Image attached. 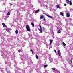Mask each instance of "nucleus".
<instances>
[{
  "mask_svg": "<svg viewBox=\"0 0 73 73\" xmlns=\"http://www.w3.org/2000/svg\"><path fill=\"white\" fill-rule=\"evenodd\" d=\"M50 42L49 45H50L51 44H52V42H53V40H50Z\"/></svg>",
  "mask_w": 73,
  "mask_h": 73,
  "instance_id": "obj_4",
  "label": "nucleus"
},
{
  "mask_svg": "<svg viewBox=\"0 0 73 73\" xmlns=\"http://www.w3.org/2000/svg\"><path fill=\"white\" fill-rule=\"evenodd\" d=\"M43 18V15H42L41 17H40V19H42Z\"/></svg>",
  "mask_w": 73,
  "mask_h": 73,
  "instance_id": "obj_22",
  "label": "nucleus"
},
{
  "mask_svg": "<svg viewBox=\"0 0 73 73\" xmlns=\"http://www.w3.org/2000/svg\"><path fill=\"white\" fill-rule=\"evenodd\" d=\"M10 15V12H8L7 13V15H9V16Z\"/></svg>",
  "mask_w": 73,
  "mask_h": 73,
  "instance_id": "obj_9",
  "label": "nucleus"
},
{
  "mask_svg": "<svg viewBox=\"0 0 73 73\" xmlns=\"http://www.w3.org/2000/svg\"><path fill=\"white\" fill-rule=\"evenodd\" d=\"M64 6H66V4H64Z\"/></svg>",
  "mask_w": 73,
  "mask_h": 73,
  "instance_id": "obj_28",
  "label": "nucleus"
},
{
  "mask_svg": "<svg viewBox=\"0 0 73 73\" xmlns=\"http://www.w3.org/2000/svg\"><path fill=\"white\" fill-rule=\"evenodd\" d=\"M56 7L57 8L60 9V6L58 5H56Z\"/></svg>",
  "mask_w": 73,
  "mask_h": 73,
  "instance_id": "obj_13",
  "label": "nucleus"
},
{
  "mask_svg": "<svg viewBox=\"0 0 73 73\" xmlns=\"http://www.w3.org/2000/svg\"><path fill=\"white\" fill-rule=\"evenodd\" d=\"M31 24L33 27H34V24H33V23L32 22L31 23Z\"/></svg>",
  "mask_w": 73,
  "mask_h": 73,
  "instance_id": "obj_12",
  "label": "nucleus"
},
{
  "mask_svg": "<svg viewBox=\"0 0 73 73\" xmlns=\"http://www.w3.org/2000/svg\"><path fill=\"white\" fill-rule=\"evenodd\" d=\"M47 66H48V65H47V64L45 65L44 66V68H46V67H47Z\"/></svg>",
  "mask_w": 73,
  "mask_h": 73,
  "instance_id": "obj_11",
  "label": "nucleus"
},
{
  "mask_svg": "<svg viewBox=\"0 0 73 73\" xmlns=\"http://www.w3.org/2000/svg\"><path fill=\"white\" fill-rule=\"evenodd\" d=\"M63 44L64 45V46H66V44H65V43L64 42H63Z\"/></svg>",
  "mask_w": 73,
  "mask_h": 73,
  "instance_id": "obj_19",
  "label": "nucleus"
},
{
  "mask_svg": "<svg viewBox=\"0 0 73 73\" xmlns=\"http://www.w3.org/2000/svg\"><path fill=\"white\" fill-rule=\"evenodd\" d=\"M57 33H61V31H60V29L58 30Z\"/></svg>",
  "mask_w": 73,
  "mask_h": 73,
  "instance_id": "obj_7",
  "label": "nucleus"
},
{
  "mask_svg": "<svg viewBox=\"0 0 73 73\" xmlns=\"http://www.w3.org/2000/svg\"><path fill=\"white\" fill-rule=\"evenodd\" d=\"M54 52H55V53H56V50H54Z\"/></svg>",
  "mask_w": 73,
  "mask_h": 73,
  "instance_id": "obj_27",
  "label": "nucleus"
},
{
  "mask_svg": "<svg viewBox=\"0 0 73 73\" xmlns=\"http://www.w3.org/2000/svg\"><path fill=\"white\" fill-rule=\"evenodd\" d=\"M52 70H55V68H52Z\"/></svg>",
  "mask_w": 73,
  "mask_h": 73,
  "instance_id": "obj_25",
  "label": "nucleus"
},
{
  "mask_svg": "<svg viewBox=\"0 0 73 73\" xmlns=\"http://www.w3.org/2000/svg\"><path fill=\"white\" fill-rule=\"evenodd\" d=\"M60 14L61 15V16H64V13H62V12H61L60 13Z\"/></svg>",
  "mask_w": 73,
  "mask_h": 73,
  "instance_id": "obj_6",
  "label": "nucleus"
},
{
  "mask_svg": "<svg viewBox=\"0 0 73 73\" xmlns=\"http://www.w3.org/2000/svg\"><path fill=\"white\" fill-rule=\"evenodd\" d=\"M2 25H3V27H7V26H6V25H5V24H4V23H2Z\"/></svg>",
  "mask_w": 73,
  "mask_h": 73,
  "instance_id": "obj_5",
  "label": "nucleus"
},
{
  "mask_svg": "<svg viewBox=\"0 0 73 73\" xmlns=\"http://www.w3.org/2000/svg\"><path fill=\"white\" fill-rule=\"evenodd\" d=\"M69 2L70 5L72 6V1H70Z\"/></svg>",
  "mask_w": 73,
  "mask_h": 73,
  "instance_id": "obj_18",
  "label": "nucleus"
},
{
  "mask_svg": "<svg viewBox=\"0 0 73 73\" xmlns=\"http://www.w3.org/2000/svg\"><path fill=\"white\" fill-rule=\"evenodd\" d=\"M30 52H32V54L33 53V50H32V49H31Z\"/></svg>",
  "mask_w": 73,
  "mask_h": 73,
  "instance_id": "obj_20",
  "label": "nucleus"
},
{
  "mask_svg": "<svg viewBox=\"0 0 73 73\" xmlns=\"http://www.w3.org/2000/svg\"><path fill=\"white\" fill-rule=\"evenodd\" d=\"M38 30H39L40 32V33H42V30L41 29H40L39 28H38Z\"/></svg>",
  "mask_w": 73,
  "mask_h": 73,
  "instance_id": "obj_10",
  "label": "nucleus"
},
{
  "mask_svg": "<svg viewBox=\"0 0 73 73\" xmlns=\"http://www.w3.org/2000/svg\"><path fill=\"white\" fill-rule=\"evenodd\" d=\"M48 17H49L51 19H53V17H52V16H48Z\"/></svg>",
  "mask_w": 73,
  "mask_h": 73,
  "instance_id": "obj_23",
  "label": "nucleus"
},
{
  "mask_svg": "<svg viewBox=\"0 0 73 73\" xmlns=\"http://www.w3.org/2000/svg\"><path fill=\"white\" fill-rule=\"evenodd\" d=\"M66 1L67 3H69L70 2L69 0H66Z\"/></svg>",
  "mask_w": 73,
  "mask_h": 73,
  "instance_id": "obj_17",
  "label": "nucleus"
},
{
  "mask_svg": "<svg viewBox=\"0 0 73 73\" xmlns=\"http://www.w3.org/2000/svg\"><path fill=\"white\" fill-rule=\"evenodd\" d=\"M43 21H45V19L44 18L43 19Z\"/></svg>",
  "mask_w": 73,
  "mask_h": 73,
  "instance_id": "obj_30",
  "label": "nucleus"
},
{
  "mask_svg": "<svg viewBox=\"0 0 73 73\" xmlns=\"http://www.w3.org/2000/svg\"><path fill=\"white\" fill-rule=\"evenodd\" d=\"M35 57L37 59H38V57L37 55H36Z\"/></svg>",
  "mask_w": 73,
  "mask_h": 73,
  "instance_id": "obj_15",
  "label": "nucleus"
},
{
  "mask_svg": "<svg viewBox=\"0 0 73 73\" xmlns=\"http://www.w3.org/2000/svg\"><path fill=\"white\" fill-rule=\"evenodd\" d=\"M45 15H46V16H48V17H49V15H47V14H45Z\"/></svg>",
  "mask_w": 73,
  "mask_h": 73,
  "instance_id": "obj_26",
  "label": "nucleus"
},
{
  "mask_svg": "<svg viewBox=\"0 0 73 73\" xmlns=\"http://www.w3.org/2000/svg\"><path fill=\"white\" fill-rule=\"evenodd\" d=\"M43 30L44 31H45V28H44V27L43 28Z\"/></svg>",
  "mask_w": 73,
  "mask_h": 73,
  "instance_id": "obj_29",
  "label": "nucleus"
},
{
  "mask_svg": "<svg viewBox=\"0 0 73 73\" xmlns=\"http://www.w3.org/2000/svg\"><path fill=\"white\" fill-rule=\"evenodd\" d=\"M66 16L68 17H70V14H69V13H67L66 14Z\"/></svg>",
  "mask_w": 73,
  "mask_h": 73,
  "instance_id": "obj_3",
  "label": "nucleus"
},
{
  "mask_svg": "<svg viewBox=\"0 0 73 73\" xmlns=\"http://www.w3.org/2000/svg\"><path fill=\"white\" fill-rule=\"evenodd\" d=\"M58 70H57V69L55 70L54 71L55 73H57V72H58Z\"/></svg>",
  "mask_w": 73,
  "mask_h": 73,
  "instance_id": "obj_14",
  "label": "nucleus"
},
{
  "mask_svg": "<svg viewBox=\"0 0 73 73\" xmlns=\"http://www.w3.org/2000/svg\"><path fill=\"white\" fill-rule=\"evenodd\" d=\"M40 11V10L39 9H38V10H37L36 11H35V13H37V12H38V11Z\"/></svg>",
  "mask_w": 73,
  "mask_h": 73,
  "instance_id": "obj_16",
  "label": "nucleus"
},
{
  "mask_svg": "<svg viewBox=\"0 0 73 73\" xmlns=\"http://www.w3.org/2000/svg\"><path fill=\"white\" fill-rule=\"evenodd\" d=\"M15 33L16 34H17L18 33V30H16L15 31Z\"/></svg>",
  "mask_w": 73,
  "mask_h": 73,
  "instance_id": "obj_21",
  "label": "nucleus"
},
{
  "mask_svg": "<svg viewBox=\"0 0 73 73\" xmlns=\"http://www.w3.org/2000/svg\"><path fill=\"white\" fill-rule=\"evenodd\" d=\"M39 26L40 28L41 29V30H42V28L41 27V25H39Z\"/></svg>",
  "mask_w": 73,
  "mask_h": 73,
  "instance_id": "obj_8",
  "label": "nucleus"
},
{
  "mask_svg": "<svg viewBox=\"0 0 73 73\" xmlns=\"http://www.w3.org/2000/svg\"><path fill=\"white\" fill-rule=\"evenodd\" d=\"M72 59L71 58L70 60V62L71 63H72Z\"/></svg>",
  "mask_w": 73,
  "mask_h": 73,
  "instance_id": "obj_24",
  "label": "nucleus"
},
{
  "mask_svg": "<svg viewBox=\"0 0 73 73\" xmlns=\"http://www.w3.org/2000/svg\"><path fill=\"white\" fill-rule=\"evenodd\" d=\"M26 28L27 29V31L28 32H30L31 30L30 29V27L28 25H26Z\"/></svg>",
  "mask_w": 73,
  "mask_h": 73,
  "instance_id": "obj_1",
  "label": "nucleus"
},
{
  "mask_svg": "<svg viewBox=\"0 0 73 73\" xmlns=\"http://www.w3.org/2000/svg\"><path fill=\"white\" fill-rule=\"evenodd\" d=\"M10 4H11V5H12V4L11 3H10Z\"/></svg>",
  "mask_w": 73,
  "mask_h": 73,
  "instance_id": "obj_33",
  "label": "nucleus"
},
{
  "mask_svg": "<svg viewBox=\"0 0 73 73\" xmlns=\"http://www.w3.org/2000/svg\"><path fill=\"white\" fill-rule=\"evenodd\" d=\"M18 52H19V53H20V51L19 50H18Z\"/></svg>",
  "mask_w": 73,
  "mask_h": 73,
  "instance_id": "obj_32",
  "label": "nucleus"
},
{
  "mask_svg": "<svg viewBox=\"0 0 73 73\" xmlns=\"http://www.w3.org/2000/svg\"><path fill=\"white\" fill-rule=\"evenodd\" d=\"M45 7H48V5H45Z\"/></svg>",
  "mask_w": 73,
  "mask_h": 73,
  "instance_id": "obj_31",
  "label": "nucleus"
},
{
  "mask_svg": "<svg viewBox=\"0 0 73 73\" xmlns=\"http://www.w3.org/2000/svg\"><path fill=\"white\" fill-rule=\"evenodd\" d=\"M59 73H61V72H60V71H59Z\"/></svg>",
  "mask_w": 73,
  "mask_h": 73,
  "instance_id": "obj_34",
  "label": "nucleus"
},
{
  "mask_svg": "<svg viewBox=\"0 0 73 73\" xmlns=\"http://www.w3.org/2000/svg\"><path fill=\"white\" fill-rule=\"evenodd\" d=\"M58 53L59 56L60 57H61V52H60V50H58Z\"/></svg>",
  "mask_w": 73,
  "mask_h": 73,
  "instance_id": "obj_2",
  "label": "nucleus"
}]
</instances>
